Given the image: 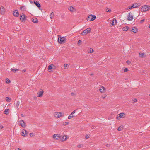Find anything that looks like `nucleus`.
Instances as JSON below:
<instances>
[{
    "label": "nucleus",
    "mask_w": 150,
    "mask_h": 150,
    "mask_svg": "<svg viewBox=\"0 0 150 150\" xmlns=\"http://www.w3.org/2000/svg\"><path fill=\"white\" fill-rule=\"evenodd\" d=\"M76 110H74V111H73L71 113V115H73L74 113H75L76 112Z\"/></svg>",
    "instance_id": "c03bdc74"
},
{
    "label": "nucleus",
    "mask_w": 150,
    "mask_h": 150,
    "mask_svg": "<svg viewBox=\"0 0 150 150\" xmlns=\"http://www.w3.org/2000/svg\"><path fill=\"white\" fill-rule=\"evenodd\" d=\"M30 2L31 3H33V1H30Z\"/></svg>",
    "instance_id": "5fc2aeb1"
},
{
    "label": "nucleus",
    "mask_w": 150,
    "mask_h": 150,
    "mask_svg": "<svg viewBox=\"0 0 150 150\" xmlns=\"http://www.w3.org/2000/svg\"><path fill=\"white\" fill-rule=\"evenodd\" d=\"M129 27L128 26H126V27H123V30L124 31H127L129 29Z\"/></svg>",
    "instance_id": "a878e982"
},
{
    "label": "nucleus",
    "mask_w": 150,
    "mask_h": 150,
    "mask_svg": "<svg viewBox=\"0 0 150 150\" xmlns=\"http://www.w3.org/2000/svg\"><path fill=\"white\" fill-rule=\"evenodd\" d=\"M34 3L38 7H40L41 6L40 4L37 1H34Z\"/></svg>",
    "instance_id": "6ab92c4d"
},
{
    "label": "nucleus",
    "mask_w": 150,
    "mask_h": 150,
    "mask_svg": "<svg viewBox=\"0 0 150 150\" xmlns=\"http://www.w3.org/2000/svg\"><path fill=\"white\" fill-rule=\"evenodd\" d=\"M139 56L141 58H143L144 57V54L143 53H139Z\"/></svg>",
    "instance_id": "b1692460"
},
{
    "label": "nucleus",
    "mask_w": 150,
    "mask_h": 150,
    "mask_svg": "<svg viewBox=\"0 0 150 150\" xmlns=\"http://www.w3.org/2000/svg\"><path fill=\"white\" fill-rule=\"evenodd\" d=\"M19 70L18 69H12L11 71L15 73L16 71H17Z\"/></svg>",
    "instance_id": "7c9ffc66"
},
{
    "label": "nucleus",
    "mask_w": 150,
    "mask_h": 150,
    "mask_svg": "<svg viewBox=\"0 0 150 150\" xmlns=\"http://www.w3.org/2000/svg\"><path fill=\"white\" fill-rule=\"evenodd\" d=\"M30 136L32 137L34 136V134L33 133H30Z\"/></svg>",
    "instance_id": "49530a36"
},
{
    "label": "nucleus",
    "mask_w": 150,
    "mask_h": 150,
    "mask_svg": "<svg viewBox=\"0 0 150 150\" xmlns=\"http://www.w3.org/2000/svg\"><path fill=\"white\" fill-rule=\"evenodd\" d=\"M122 127H121V126H120L117 129V130L119 131H120L122 130Z\"/></svg>",
    "instance_id": "a19ab883"
},
{
    "label": "nucleus",
    "mask_w": 150,
    "mask_h": 150,
    "mask_svg": "<svg viewBox=\"0 0 150 150\" xmlns=\"http://www.w3.org/2000/svg\"><path fill=\"white\" fill-rule=\"evenodd\" d=\"M20 105V102L19 101H18L16 102V103L15 104V105L16 108H18V107Z\"/></svg>",
    "instance_id": "4be33fe9"
},
{
    "label": "nucleus",
    "mask_w": 150,
    "mask_h": 150,
    "mask_svg": "<svg viewBox=\"0 0 150 150\" xmlns=\"http://www.w3.org/2000/svg\"><path fill=\"white\" fill-rule=\"evenodd\" d=\"M54 115L55 117L56 118H60L62 116L64 115H62V113L60 112H55L54 113Z\"/></svg>",
    "instance_id": "39448f33"
},
{
    "label": "nucleus",
    "mask_w": 150,
    "mask_h": 150,
    "mask_svg": "<svg viewBox=\"0 0 150 150\" xmlns=\"http://www.w3.org/2000/svg\"><path fill=\"white\" fill-rule=\"evenodd\" d=\"M89 138V136L87 135H86V139H88Z\"/></svg>",
    "instance_id": "de8ad7c7"
},
{
    "label": "nucleus",
    "mask_w": 150,
    "mask_h": 150,
    "mask_svg": "<svg viewBox=\"0 0 150 150\" xmlns=\"http://www.w3.org/2000/svg\"><path fill=\"white\" fill-rule=\"evenodd\" d=\"M126 63L127 64H129L131 63V62L129 60H127L126 61Z\"/></svg>",
    "instance_id": "a18cd8bd"
},
{
    "label": "nucleus",
    "mask_w": 150,
    "mask_h": 150,
    "mask_svg": "<svg viewBox=\"0 0 150 150\" xmlns=\"http://www.w3.org/2000/svg\"><path fill=\"white\" fill-rule=\"evenodd\" d=\"M54 14L53 12H52L50 14V18L52 19L54 17Z\"/></svg>",
    "instance_id": "bb28decb"
},
{
    "label": "nucleus",
    "mask_w": 150,
    "mask_h": 150,
    "mask_svg": "<svg viewBox=\"0 0 150 150\" xmlns=\"http://www.w3.org/2000/svg\"><path fill=\"white\" fill-rule=\"evenodd\" d=\"M71 94H72V95H73L74 94V93H71Z\"/></svg>",
    "instance_id": "6e6d98bb"
},
{
    "label": "nucleus",
    "mask_w": 150,
    "mask_h": 150,
    "mask_svg": "<svg viewBox=\"0 0 150 150\" xmlns=\"http://www.w3.org/2000/svg\"><path fill=\"white\" fill-rule=\"evenodd\" d=\"M150 9V6L145 5L143 6L141 8V11L142 12H146Z\"/></svg>",
    "instance_id": "f257e3e1"
},
{
    "label": "nucleus",
    "mask_w": 150,
    "mask_h": 150,
    "mask_svg": "<svg viewBox=\"0 0 150 150\" xmlns=\"http://www.w3.org/2000/svg\"><path fill=\"white\" fill-rule=\"evenodd\" d=\"M83 146V145L81 144H79L77 146V147L78 148H81Z\"/></svg>",
    "instance_id": "79ce46f5"
},
{
    "label": "nucleus",
    "mask_w": 150,
    "mask_h": 150,
    "mask_svg": "<svg viewBox=\"0 0 150 150\" xmlns=\"http://www.w3.org/2000/svg\"><path fill=\"white\" fill-rule=\"evenodd\" d=\"M138 31L137 28L136 27H133L131 30V32L134 33H136Z\"/></svg>",
    "instance_id": "a211bd4d"
},
{
    "label": "nucleus",
    "mask_w": 150,
    "mask_h": 150,
    "mask_svg": "<svg viewBox=\"0 0 150 150\" xmlns=\"http://www.w3.org/2000/svg\"><path fill=\"white\" fill-rule=\"evenodd\" d=\"M132 8H130V6H129L127 7L126 8V10H129V9H131Z\"/></svg>",
    "instance_id": "4c0bfd02"
},
{
    "label": "nucleus",
    "mask_w": 150,
    "mask_h": 150,
    "mask_svg": "<svg viewBox=\"0 0 150 150\" xmlns=\"http://www.w3.org/2000/svg\"><path fill=\"white\" fill-rule=\"evenodd\" d=\"M83 31L84 32V33H85L86 35H87L88 33H89L91 32V29L90 28H88L84 30Z\"/></svg>",
    "instance_id": "2eb2a0df"
},
{
    "label": "nucleus",
    "mask_w": 150,
    "mask_h": 150,
    "mask_svg": "<svg viewBox=\"0 0 150 150\" xmlns=\"http://www.w3.org/2000/svg\"><path fill=\"white\" fill-rule=\"evenodd\" d=\"M140 6V5L137 4V3H135L132 5V6H130V8H132V9L134 8H136Z\"/></svg>",
    "instance_id": "9b49d317"
},
{
    "label": "nucleus",
    "mask_w": 150,
    "mask_h": 150,
    "mask_svg": "<svg viewBox=\"0 0 150 150\" xmlns=\"http://www.w3.org/2000/svg\"><path fill=\"white\" fill-rule=\"evenodd\" d=\"M13 15L16 17H18L19 16V14L18 10H16L14 11Z\"/></svg>",
    "instance_id": "dca6fc26"
},
{
    "label": "nucleus",
    "mask_w": 150,
    "mask_h": 150,
    "mask_svg": "<svg viewBox=\"0 0 150 150\" xmlns=\"http://www.w3.org/2000/svg\"><path fill=\"white\" fill-rule=\"evenodd\" d=\"M96 18V16L91 14L88 16L87 18V20L89 21H91L94 20Z\"/></svg>",
    "instance_id": "f03ea898"
},
{
    "label": "nucleus",
    "mask_w": 150,
    "mask_h": 150,
    "mask_svg": "<svg viewBox=\"0 0 150 150\" xmlns=\"http://www.w3.org/2000/svg\"><path fill=\"white\" fill-rule=\"evenodd\" d=\"M106 96H107V95H104V96H103V95L102 96H101V97L103 98L104 99L105 98V97H106Z\"/></svg>",
    "instance_id": "ea45409f"
},
{
    "label": "nucleus",
    "mask_w": 150,
    "mask_h": 150,
    "mask_svg": "<svg viewBox=\"0 0 150 150\" xmlns=\"http://www.w3.org/2000/svg\"><path fill=\"white\" fill-rule=\"evenodd\" d=\"M133 101H134V102H136L137 101V99H134L133 100Z\"/></svg>",
    "instance_id": "09e8293b"
},
{
    "label": "nucleus",
    "mask_w": 150,
    "mask_h": 150,
    "mask_svg": "<svg viewBox=\"0 0 150 150\" xmlns=\"http://www.w3.org/2000/svg\"><path fill=\"white\" fill-rule=\"evenodd\" d=\"M48 69H54L53 68V67L51 65H50L48 66Z\"/></svg>",
    "instance_id": "473e14b6"
},
{
    "label": "nucleus",
    "mask_w": 150,
    "mask_h": 150,
    "mask_svg": "<svg viewBox=\"0 0 150 150\" xmlns=\"http://www.w3.org/2000/svg\"><path fill=\"white\" fill-rule=\"evenodd\" d=\"M32 21L34 23H37L38 22V19L36 18L34 19Z\"/></svg>",
    "instance_id": "393cba45"
},
{
    "label": "nucleus",
    "mask_w": 150,
    "mask_h": 150,
    "mask_svg": "<svg viewBox=\"0 0 150 150\" xmlns=\"http://www.w3.org/2000/svg\"><path fill=\"white\" fill-rule=\"evenodd\" d=\"M114 22L116 23L117 22V20L115 19H113V21H112V25H115V24H114Z\"/></svg>",
    "instance_id": "f704fd0d"
},
{
    "label": "nucleus",
    "mask_w": 150,
    "mask_h": 150,
    "mask_svg": "<svg viewBox=\"0 0 150 150\" xmlns=\"http://www.w3.org/2000/svg\"><path fill=\"white\" fill-rule=\"evenodd\" d=\"M19 123L20 125L23 127H25L26 126V125L23 120H20Z\"/></svg>",
    "instance_id": "9d476101"
},
{
    "label": "nucleus",
    "mask_w": 150,
    "mask_h": 150,
    "mask_svg": "<svg viewBox=\"0 0 150 150\" xmlns=\"http://www.w3.org/2000/svg\"><path fill=\"white\" fill-rule=\"evenodd\" d=\"M68 124V122H64L63 124V125L64 126L67 125Z\"/></svg>",
    "instance_id": "58836bf2"
},
{
    "label": "nucleus",
    "mask_w": 150,
    "mask_h": 150,
    "mask_svg": "<svg viewBox=\"0 0 150 150\" xmlns=\"http://www.w3.org/2000/svg\"><path fill=\"white\" fill-rule=\"evenodd\" d=\"M43 91H40L37 93V96L38 97H42L43 96Z\"/></svg>",
    "instance_id": "f8f14e48"
},
{
    "label": "nucleus",
    "mask_w": 150,
    "mask_h": 150,
    "mask_svg": "<svg viewBox=\"0 0 150 150\" xmlns=\"http://www.w3.org/2000/svg\"><path fill=\"white\" fill-rule=\"evenodd\" d=\"M81 40H79L78 41V43H81Z\"/></svg>",
    "instance_id": "8fccbe9b"
},
{
    "label": "nucleus",
    "mask_w": 150,
    "mask_h": 150,
    "mask_svg": "<svg viewBox=\"0 0 150 150\" xmlns=\"http://www.w3.org/2000/svg\"><path fill=\"white\" fill-rule=\"evenodd\" d=\"M134 18V16L131 13H129L127 16V19L128 20L131 21L133 20Z\"/></svg>",
    "instance_id": "20e7f679"
},
{
    "label": "nucleus",
    "mask_w": 150,
    "mask_h": 150,
    "mask_svg": "<svg viewBox=\"0 0 150 150\" xmlns=\"http://www.w3.org/2000/svg\"><path fill=\"white\" fill-rule=\"evenodd\" d=\"M128 71V69L127 68H125L124 70V71L125 72H127Z\"/></svg>",
    "instance_id": "37998d69"
},
{
    "label": "nucleus",
    "mask_w": 150,
    "mask_h": 150,
    "mask_svg": "<svg viewBox=\"0 0 150 150\" xmlns=\"http://www.w3.org/2000/svg\"><path fill=\"white\" fill-rule=\"evenodd\" d=\"M65 39L64 37L58 38V41L59 43H62L65 41Z\"/></svg>",
    "instance_id": "6e6552de"
},
{
    "label": "nucleus",
    "mask_w": 150,
    "mask_h": 150,
    "mask_svg": "<svg viewBox=\"0 0 150 150\" xmlns=\"http://www.w3.org/2000/svg\"><path fill=\"white\" fill-rule=\"evenodd\" d=\"M125 117V114L123 112L117 115L116 118L117 119L119 120L121 118H124Z\"/></svg>",
    "instance_id": "7ed1b4c3"
},
{
    "label": "nucleus",
    "mask_w": 150,
    "mask_h": 150,
    "mask_svg": "<svg viewBox=\"0 0 150 150\" xmlns=\"http://www.w3.org/2000/svg\"><path fill=\"white\" fill-rule=\"evenodd\" d=\"M61 137V136L58 134H54L53 136V138L56 140L59 139Z\"/></svg>",
    "instance_id": "0eeeda50"
},
{
    "label": "nucleus",
    "mask_w": 150,
    "mask_h": 150,
    "mask_svg": "<svg viewBox=\"0 0 150 150\" xmlns=\"http://www.w3.org/2000/svg\"><path fill=\"white\" fill-rule=\"evenodd\" d=\"M3 128V126H2V127H1V128Z\"/></svg>",
    "instance_id": "13d9d810"
},
{
    "label": "nucleus",
    "mask_w": 150,
    "mask_h": 150,
    "mask_svg": "<svg viewBox=\"0 0 150 150\" xmlns=\"http://www.w3.org/2000/svg\"><path fill=\"white\" fill-rule=\"evenodd\" d=\"M6 101L8 102H10L11 100V99L9 97H7L6 98Z\"/></svg>",
    "instance_id": "cd10ccee"
},
{
    "label": "nucleus",
    "mask_w": 150,
    "mask_h": 150,
    "mask_svg": "<svg viewBox=\"0 0 150 150\" xmlns=\"http://www.w3.org/2000/svg\"><path fill=\"white\" fill-rule=\"evenodd\" d=\"M9 109H6L4 111V113L6 115H8L9 113Z\"/></svg>",
    "instance_id": "5701e85b"
},
{
    "label": "nucleus",
    "mask_w": 150,
    "mask_h": 150,
    "mask_svg": "<svg viewBox=\"0 0 150 150\" xmlns=\"http://www.w3.org/2000/svg\"><path fill=\"white\" fill-rule=\"evenodd\" d=\"M105 11L106 12H109L110 13H111L112 12V10H111V9L109 8H105Z\"/></svg>",
    "instance_id": "412c9836"
},
{
    "label": "nucleus",
    "mask_w": 150,
    "mask_h": 150,
    "mask_svg": "<svg viewBox=\"0 0 150 150\" xmlns=\"http://www.w3.org/2000/svg\"><path fill=\"white\" fill-rule=\"evenodd\" d=\"M81 35H86L85 33H84V32L83 31L81 33Z\"/></svg>",
    "instance_id": "e433bc0d"
},
{
    "label": "nucleus",
    "mask_w": 150,
    "mask_h": 150,
    "mask_svg": "<svg viewBox=\"0 0 150 150\" xmlns=\"http://www.w3.org/2000/svg\"><path fill=\"white\" fill-rule=\"evenodd\" d=\"M21 135L24 137L26 136L27 135V131L25 129L23 130L21 132Z\"/></svg>",
    "instance_id": "ddd939ff"
},
{
    "label": "nucleus",
    "mask_w": 150,
    "mask_h": 150,
    "mask_svg": "<svg viewBox=\"0 0 150 150\" xmlns=\"http://www.w3.org/2000/svg\"><path fill=\"white\" fill-rule=\"evenodd\" d=\"M6 83L9 84L10 83V81L9 79L8 78H7L6 80Z\"/></svg>",
    "instance_id": "c756f323"
},
{
    "label": "nucleus",
    "mask_w": 150,
    "mask_h": 150,
    "mask_svg": "<svg viewBox=\"0 0 150 150\" xmlns=\"http://www.w3.org/2000/svg\"><path fill=\"white\" fill-rule=\"evenodd\" d=\"M94 51V50L93 49L91 48H90L89 50V52L90 53H91L93 52Z\"/></svg>",
    "instance_id": "2f4dec72"
},
{
    "label": "nucleus",
    "mask_w": 150,
    "mask_h": 150,
    "mask_svg": "<svg viewBox=\"0 0 150 150\" xmlns=\"http://www.w3.org/2000/svg\"><path fill=\"white\" fill-rule=\"evenodd\" d=\"M26 70H23V72H25V71Z\"/></svg>",
    "instance_id": "864d4df0"
},
{
    "label": "nucleus",
    "mask_w": 150,
    "mask_h": 150,
    "mask_svg": "<svg viewBox=\"0 0 150 150\" xmlns=\"http://www.w3.org/2000/svg\"><path fill=\"white\" fill-rule=\"evenodd\" d=\"M69 137L67 135L64 134L61 138V140L62 141H64L68 139Z\"/></svg>",
    "instance_id": "1a4fd4ad"
},
{
    "label": "nucleus",
    "mask_w": 150,
    "mask_h": 150,
    "mask_svg": "<svg viewBox=\"0 0 150 150\" xmlns=\"http://www.w3.org/2000/svg\"><path fill=\"white\" fill-rule=\"evenodd\" d=\"M0 11L1 14H3L4 13L5 11V9L3 7L1 6L0 8Z\"/></svg>",
    "instance_id": "f3484780"
},
{
    "label": "nucleus",
    "mask_w": 150,
    "mask_h": 150,
    "mask_svg": "<svg viewBox=\"0 0 150 150\" xmlns=\"http://www.w3.org/2000/svg\"><path fill=\"white\" fill-rule=\"evenodd\" d=\"M106 89L104 87L102 86H101L99 88V91L100 92L102 93H103L104 92L105 90Z\"/></svg>",
    "instance_id": "4468645a"
},
{
    "label": "nucleus",
    "mask_w": 150,
    "mask_h": 150,
    "mask_svg": "<svg viewBox=\"0 0 150 150\" xmlns=\"http://www.w3.org/2000/svg\"><path fill=\"white\" fill-rule=\"evenodd\" d=\"M69 10L71 11V12H74L75 10L74 8L71 6L70 7V9H69Z\"/></svg>",
    "instance_id": "aec40b11"
},
{
    "label": "nucleus",
    "mask_w": 150,
    "mask_h": 150,
    "mask_svg": "<svg viewBox=\"0 0 150 150\" xmlns=\"http://www.w3.org/2000/svg\"><path fill=\"white\" fill-rule=\"evenodd\" d=\"M68 64H64V69H67L68 68V67H68Z\"/></svg>",
    "instance_id": "72a5a7b5"
},
{
    "label": "nucleus",
    "mask_w": 150,
    "mask_h": 150,
    "mask_svg": "<svg viewBox=\"0 0 150 150\" xmlns=\"http://www.w3.org/2000/svg\"><path fill=\"white\" fill-rule=\"evenodd\" d=\"M21 115L23 117H24V115H23V114H21Z\"/></svg>",
    "instance_id": "603ef678"
},
{
    "label": "nucleus",
    "mask_w": 150,
    "mask_h": 150,
    "mask_svg": "<svg viewBox=\"0 0 150 150\" xmlns=\"http://www.w3.org/2000/svg\"><path fill=\"white\" fill-rule=\"evenodd\" d=\"M144 20H145L144 19H143L142 20H141V22L142 23V22L144 21Z\"/></svg>",
    "instance_id": "3c124183"
},
{
    "label": "nucleus",
    "mask_w": 150,
    "mask_h": 150,
    "mask_svg": "<svg viewBox=\"0 0 150 150\" xmlns=\"http://www.w3.org/2000/svg\"><path fill=\"white\" fill-rule=\"evenodd\" d=\"M149 28L150 29V24L149 25Z\"/></svg>",
    "instance_id": "4d7b16f0"
},
{
    "label": "nucleus",
    "mask_w": 150,
    "mask_h": 150,
    "mask_svg": "<svg viewBox=\"0 0 150 150\" xmlns=\"http://www.w3.org/2000/svg\"><path fill=\"white\" fill-rule=\"evenodd\" d=\"M20 9L24 11L25 9V7L24 6H22L20 7Z\"/></svg>",
    "instance_id": "c9c22d12"
},
{
    "label": "nucleus",
    "mask_w": 150,
    "mask_h": 150,
    "mask_svg": "<svg viewBox=\"0 0 150 150\" xmlns=\"http://www.w3.org/2000/svg\"><path fill=\"white\" fill-rule=\"evenodd\" d=\"M26 16H25L23 13H22L20 15V19L22 21L24 22L25 21L26 19Z\"/></svg>",
    "instance_id": "423d86ee"
},
{
    "label": "nucleus",
    "mask_w": 150,
    "mask_h": 150,
    "mask_svg": "<svg viewBox=\"0 0 150 150\" xmlns=\"http://www.w3.org/2000/svg\"><path fill=\"white\" fill-rule=\"evenodd\" d=\"M74 115H71V114L68 116V119H70L74 117Z\"/></svg>",
    "instance_id": "c85d7f7f"
}]
</instances>
